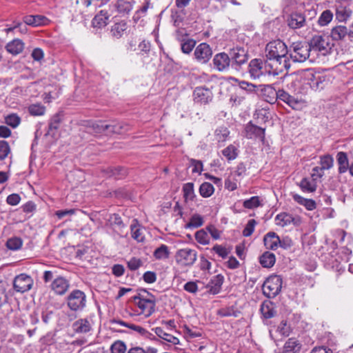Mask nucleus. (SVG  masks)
<instances>
[{
  "instance_id": "nucleus-18",
  "label": "nucleus",
  "mask_w": 353,
  "mask_h": 353,
  "mask_svg": "<svg viewBox=\"0 0 353 353\" xmlns=\"http://www.w3.org/2000/svg\"><path fill=\"white\" fill-rule=\"evenodd\" d=\"M184 30H178L176 32V39L181 41V49L184 54H190L196 45V41L192 39H185Z\"/></svg>"
},
{
  "instance_id": "nucleus-12",
  "label": "nucleus",
  "mask_w": 353,
  "mask_h": 353,
  "mask_svg": "<svg viewBox=\"0 0 353 353\" xmlns=\"http://www.w3.org/2000/svg\"><path fill=\"white\" fill-rule=\"evenodd\" d=\"M231 59L228 53L219 52L214 55L212 62L214 68L219 72H228L232 69Z\"/></svg>"
},
{
  "instance_id": "nucleus-63",
  "label": "nucleus",
  "mask_w": 353,
  "mask_h": 353,
  "mask_svg": "<svg viewBox=\"0 0 353 353\" xmlns=\"http://www.w3.org/2000/svg\"><path fill=\"white\" fill-rule=\"evenodd\" d=\"M143 279L147 283H153L157 280V274L154 272L148 271L143 274Z\"/></svg>"
},
{
  "instance_id": "nucleus-29",
  "label": "nucleus",
  "mask_w": 353,
  "mask_h": 353,
  "mask_svg": "<svg viewBox=\"0 0 353 353\" xmlns=\"http://www.w3.org/2000/svg\"><path fill=\"white\" fill-rule=\"evenodd\" d=\"M72 329L76 333H87L92 329L90 321L87 319H80L72 324Z\"/></svg>"
},
{
  "instance_id": "nucleus-16",
  "label": "nucleus",
  "mask_w": 353,
  "mask_h": 353,
  "mask_svg": "<svg viewBox=\"0 0 353 353\" xmlns=\"http://www.w3.org/2000/svg\"><path fill=\"white\" fill-rule=\"evenodd\" d=\"M350 4L347 0H341L336 6V17L339 21H346L352 14Z\"/></svg>"
},
{
  "instance_id": "nucleus-19",
  "label": "nucleus",
  "mask_w": 353,
  "mask_h": 353,
  "mask_svg": "<svg viewBox=\"0 0 353 353\" xmlns=\"http://www.w3.org/2000/svg\"><path fill=\"white\" fill-rule=\"evenodd\" d=\"M264 62L260 59H254L249 63V73L253 79H258L264 74Z\"/></svg>"
},
{
  "instance_id": "nucleus-36",
  "label": "nucleus",
  "mask_w": 353,
  "mask_h": 353,
  "mask_svg": "<svg viewBox=\"0 0 353 353\" xmlns=\"http://www.w3.org/2000/svg\"><path fill=\"white\" fill-rule=\"evenodd\" d=\"M301 343L295 338L289 339L284 345L285 353H298L301 350Z\"/></svg>"
},
{
  "instance_id": "nucleus-50",
  "label": "nucleus",
  "mask_w": 353,
  "mask_h": 353,
  "mask_svg": "<svg viewBox=\"0 0 353 353\" xmlns=\"http://www.w3.org/2000/svg\"><path fill=\"white\" fill-rule=\"evenodd\" d=\"M239 312L235 310L233 307H223L218 310L217 314L222 317L239 316Z\"/></svg>"
},
{
  "instance_id": "nucleus-31",
  "label": "nucleus",
  "mask_w": 353,
  "mask_h": 353,
  "mask_svg": "<svg viewBox=\"0 0 353 353\" xmlns=\"http://www.w3.org/2000/svg\"><path fill=\"white\" fill-rule=\"evenodd\" d=\"M132 237L137 242H143L145 241V229L138 222L130 226Z\"/></svg>"
},
{
  "instance_id": "nucleus-13",
  "label": "nucleus",
  "mask_w": 353,
  "mask_h": 353,
  "mask_svg": "<svg viewBox=\"0 0 353 353\" xmlns=\"http://www.w3.org/2000/svg\"><path fill=\"white\" fill-rule=\"evenodd\" d=\"M33 285L32 279L26 274H21L15 276L13 281V287L16 292L23 293L30 290Z\"/></svg>"
},
{
  "instance_id": "nucleus-53",
  "label": "nucleus",
  "mask_w": 353,
  "mask_h": 353,
  "mask_svg": "<svg viewBox=\"0 0 353 353\" xmlns=\"http://www.w3.org/2000/svg\"><path fill=\"white\" fill-rule=\"evenodd\" d=\"M320 164L322 168L329 170L333 167L334 159L330 154H326L320 157Z\"/></svg>"
},
{
  "instance_id": "nucleus-55",
  "label": "nucleus",
  "mask_w": 353,
  "mask_h": 353,
  "mask_svg": "<svg viewBox=\"0 0 353 353\" xmlns=\"http://www.w3.org/2000/svg\"><path fill=\"white\" fill-rule=\"evenodd\" d=\"M110 350L112 353H125L126 351V345L122 341H116L112 344Z\"/></svg>"
},
{
  "instance_id": "nucleus-46",
  "label": "nucleus",
  "mask_w": 353,
  "mask_h": 353,
  "mask_svg": "<svg viewBox=\"0 0 353 353\" xmlns=\"http://www.w3.org/2000/svg\"><path fill=\"white\" fill-rule=\"evenodd\" d=\"M299 185L301 190L305 192H313L316 189V183L307 178H303L300 182Z\"/></svg>"
},
{
  "instance_id": "nucleus-23",
  "label": "nucleus",
  "mask_w": 353,
  "mask_h": 353,
  "mask_svg": "<svg viewBox=\"0 0 353 353\" xmlns=\"http://www.w3.org/2000/svg\"><path fill=\"white\" fill-rule=\"evenodd\" d=\"M128 28L127 23L123 20L115 23L111 26L110 34L114 39H119L126 32Z\"/></svg>"
},
{
  "instance_id": "nucleus-32",
  "label": "nucleus",
  "mask_w": 353,
  "mask_h": 353,
  "mask_svg": "<svg viewBox=\"0 0 353 353\" xmlns=\"http://www.w3.org/2000/svg\"><path fill=\"white\" fill-rule=\"evenodd\" d=\"M224 277L221 274H217L214 276L210 281L209 284L210 292L212 294H218L223 285Z\"/></svg>"
},
{
  "instance_id": "nucleus-40",
  "label": "nucleus",
  "mask_w": 353,
  "mask_h": 353,
  "mask_svg": "<svg viewBox=\"0 0 353 353\" xmlns=\"http://www.w3.org/2000/svg\"><path fill=\"white\" fill-rule=\"evenodd\" d=\"M108 133L112 134H122L128 130L127 125L122 123L113 121L112 123L108 124Z\"/></svg>"
},
{
  "instance_id": "nucleus-24",
  "label": "nucleus",
  "mask_w": 353,
  "mask_h": 353,
  "mask_svg": "<svg viewBox=\"0 0 353 353\" xmlns=\"http://www.w3.org/2000/svg\"><path fill=\"white\" fill-rule=\"evenodd\" d=\"M266 101L274 103L279 99V90H276L272 85H265L261 90Z\"/></svg>"
},
{
  "instance_id": "nucleus-9",
  "label": "nucleus",
  "mask_w": 353,
  "mask_h": 353,
  "mask_svg": "<svg viewBox=\"0 0 353 353\" xmlns=\"http://www.w3.org/2000/svg\"><path fill=\"white\" fill-rule=\"evenodd\" d=\"M308 14L311 16L307 20L305 14L297 12L292 13L288 19L289 27L292 29H299L306 26L308 21L316 14V12L315 10H311L308 11Z\"/></svg>"
},
{
  "instance_id": "nucleus-14",
  "label": "nucleus",
  "mask_w": 353,
  "mask_h": 353,
  "mask_svg": "<svg viewBox=\"0 0 353 353\" xmlns=\"http://www.w3.org/2000/svg\"><path fill=\"white\" fill-rule=\"evenodd\" d=\"M194 55L198 62L206 63L212 57V50L210 45L206 43H201L196 46Z\"/></svg>"
},
{
  "instance_id": "nucleus-17",
  "label": "nucleus",
  "mask_w": 353,
  "mask_h": 353,
  "mask_svg": "<svg viewBox=\"0 0 353 353\" xmlns=\"http://www.w3.org/2000/svg\"><path fill=\"white\" fill-rule=\"evenodd\" d=\"M245 137L248 139H259L262 142L265 141V129L259 127L249 122L245 126Z\"/></svg>"
},
{
  "instance_id": "nucleus-47",
  "label": "nucleus",
  "mask_w": 353,
  "mask_h": 353,
  "mask_svg": "<svg viewBox=\"0 0 353 353\" xmlns=\"http://www.w3.org/2000/svg\"><path fill=\"white\" fill-rule=\"evenodd\" d=\"M154 256L159 260L165 259L169 256L168 248L165 245H161L154 252Z\"/></svg>"
},
{
  "instance_id": "nucleus-27",
  "label": "nucleus",
  "mask_w": 353,
  "mask_h": 353,
  "mask_svg": "<svg viewBox=\"0 0 353 353\" xmlns=\"http://www.w3.org/2000/svg\"><path fill=\"white\" fill-rule=\"evenodd\" d=\"M48 21L47 17L43 15H28L23 17V22L34 27L46 25Z\"/></svg>"
},
{
  "instance_id": "nucleus-3",
  "label": "nucleus",
  "mask_w": 353,
  "mask_h": 353,
  "mask_svg": "<svg viewBox=\"0 0 353 353\" xmlns=\"http://www.w3.org/2000/svg\"><path fill=\"white\" fill-rule=\"evenodd\" d=\"M303 83L308 85L314 91L321 90L330 83V79L320 72H314L312 70H307L301 75Z\"/></svg>"
},
{
  "instance_id": "nucleus-48",
  "label": "nucleus",
  "mask_w": 353,
  "mask_h": 353,
  "mask_svg": "<svg viewBox=\"0 0 353 353\" xmlns=\"http://www.w3.org/2000/svg\"><path fill=\"white\" fill-rule=\"evenodd\" d=\"M183 192L185 201H192L194 197V184L192 183L184 184Z\"/></svg>"
},
{
  "instance_id": "nucleus-41",
  "label": "nucleus",
  "mask_w": 353,
  "mask_h": 353,
  "mask_svg": "<svg viewBox=\"0 0 353 353\" xmlns=\"http://www.w3.org/2000/svg\"><path fill=\"white\" fill-rule=\"evenodd\" d=\"M221 152L228 161H230L234 160L238 157L239 150L235 145L230 144L223 149Z\"/></svg>"
},
{
  "instance_id": "nucleus-44",
  "label": "nucleus",
  "mask_w": 353,
  "mask_h": 353,
  "mask_svg": "<svg viewBox=\"0 0 353 353\" xmlns=\"http://www.w3.org/2000/svg\"><path fill=\"white\" fill-rule=\"evenodd\" d=\"M214 186L210 183L204 182L200 185L199 193L203 197H209L214 193Z\"/></svg>"
},
{
  "instance_id": "nucleus-6",
  "label": "nucleus",
  "mask_w": 353,
  "mask_h": 353,
  "mask_svg": "<svg viewBox=\"0 0 353 353\" xmlns=\"http://www.w3.org/2000/svg\"><path fill=\"white\" fill-rule=\"evenodd\" d=\"M283 280L281 276L272 275L263 283L262 286L263 294L269 299L276 297L281 291Z\"/></svg>"
},
{
  "instance_id": "nucleus-25",
  "label": "nucleus",
  "mask_w": 353,
  "mask_h": 353,
  "mask_svg": "<svg viewBox=\"0 0 353 353\" xmlns=\"http://www.w3.org/2000/svg\"><path fill=\"white\" fill-rule=\"evenodd\" d=\"M336 162L338 164V172L339 174H344L350 168V163L348 161L347 154L345 152H339L336 154Z\"/></svg>"
},
{
  "instance_id": "nucleus-15",
  "label": "nucleus",
  "mask_w": 353,
  "mask_h": 353,
  "mask_svg": "<svg viewBox=\"0 0 353 353\" xmlns=\"http://www.w3.org/2000/svg\"><path fill=\"white\" fill-rule=\"evenodd\" d=\"M194 101L200 104H207L212 100L213 94L210 89L196 87L193 92Z\"/></svg>"
},
{
  "instance_id": "nucleus-22",
  "label": "nucleus",
  "mask_w": 353,
  "mask_h": 353,
  "mask_svg": "<svg viewBox=\"0 0 353 353\" xmlns=\"http://www.w3.org/2000/svg\"><path fill=\"white\" fill-rule=\"evenodd\" d=\"M264 245L267 249L276 250L279 245L281 247L284 245L281 241L279 236L274 232H270L263 238Z\"/></svg>"
},
{
  "instance_id": "nucleus-45",
  "label": "nucleus",
  "mask_w": 353,
  "mask_h": 353,
  "mask_svg": "<svg viewBox=\"0 0 353 353\" xmlns=\"http://www.w3.org/2000/svg\"><path fill=\"white\" fill-rule=\"evenodd\" d=\"M212 250L222 259L227 258L229 254L231 252L230 248H227L225 246L219 244L214 245L212 247Z\"/></svg>"
},
{
  "instance_id": "nucleus-26",
  "label": "nucleus",
  "mask_w": 353,
  "mask_h": 353,
  "mask_svg": "<svg viewBox=\"0 0 353 353\" xmlns=\"http://www.w3.org/2000/svg\"><path fill=\"white\" fill-rule=\"evenodd\" d=\"M260 311L263 317L265 319L274 317L276 313L274 303L269 300H266L262 303Z\"/></svg>"
},
{
  "instance_id": "nucleus-5",
  "label": "nucleus",
  "mask_w": 353,
  "mask_h": 353,
  "mask_svg": "<svg viewBox=\"0 0 353 353\" xmlns=\"http://www.w3.org/2000/svg\"><path fill=\"white\" fill-rule=\"evenodd\" d=\"M229 57L231 59L232 70L239 71L243 65L245 64L249 59L248 50L236 46L228 50Z\"/></svg>"
},
{
  "instance_id": "nucleus-11",
  "label": "nucleus",
  "mask_w": 353,
  "mask_h": 353,
  "mask_svg": "<svg viewBox=\"0 0 353 353\" xmlns=\"http://www.w3.org/2000/svg\"><path fill=\"white\" fill-rule=\"evenodd\" d=\"M279 99L294 110H301L305 105V101L303 99L291 95L283 89L279 90Z\"/></svg>"
},
{
  "instance_id": "nucleus-49",
  "label": "nucleus",
  "mask_w": 353,
  "mask_h": 353,
  "mask_svg": "<svg viewBox=\"0 0 353 353\" xmlns=\"http://www.w3.org/2000/svg\"><path fill=\"white\" fill-rule=\"evenodd\" d=\"M205 230L210 233L211 236L215 239L217 240L220 239L221 234L223 231V229L222 228L218 227L215 225L214 224H210L206 228Z\"/></svg>"
},
{
  "instance_id": "nucleus-33",
  "label": "nucleus",
  "mask_w": 353,
  "mask_h": 353,
  "mask_svg": "<svg viewBox=\"0 0 353 353\" xmlns=\"http://www.w3.org/2000/svg\"><path fill=\"white\" fill-rule=\"evenodd\" d=\"M88 129L90 133L101 134L108 132V126L104 121H90L88 122Z\"/></svg>"
},
{
  "instance_id": "nucleus-37",
  "label": "nucleus",
  "mask_w": 353,
  "mask_h": 353,
  "mask_svg": "<svg viewBox=\"0 0 353 353\" xmlns=\"http://www.w3.org/2000/svg\"><path fill=\"white\" fill-rule=\"evenodd\" d=\"M63 120V114L60 112H58L53 115L52 118L50 120L49 124H48V134H54V132L57 131L59 126Z\"/></svg>"
},
{
  "instance_id": "nucleus-30",
  "label": "nucleus",
  "mask_w": 353,
  "mask_h": 353,
  "mask_svg": "<svg viewBox=\"0 0 353 353\" xmlns=\"http://www.w3.org/2000/svg\"><path fill=\"white\" fill-rule=\"evenodd\" d=\"M6 50L12 55L21 53L24 49V43L19 39H14L6 46Z\"/></svg>"
},
{
  "instance_id": "nucleus-2",
  "label": "nucleus",
  "mask_w": 353,
  "mask_h": 353,
  "mask_svg": "<svg viewBox=\"0 0 353 353\" xmlns=\"http://www.w3.org/2000/svg\"><path fill=\"white\" fill-rule=\"evenodd\" d=\"M133 301L138 314L149 317L155 311L156 298L144 289L139 290L137 294L133 296Z\"/></svg>"
},
{
  "instance_id": "nucleus-56",
  "label": "nucleus",
  "mask_w": 353,
  "mask_h": 353,
  "mask_svg": "<svg viewBox=\"0 0 353 353\" xmlns=\"http://www.w3.org/2000/svg\"><path fill=\"white\" fill-rule=\"evenodd\" d=\"M6 246L9 250H17L22 246V241L17 237L10 238L7 241Z\"/></svg>"
},
{
  "instance_id": "nucleus-62",
  "label": "nucleus",
  "mask_w": 353,
  "mask_h": 353,
  "mask_svg": "<svg viewBox=\"0 0 353 353\" xmlns=\"http://www.w3.org/2000/svg\"><path fill=\"white\" fill-rule=\"evenodd\" d=\"M110 176H114L116 179H120L121 177L126 174V171L124 168L118 167L115 168L110 169Z\"/></svg>"
},
{
  "instance_id": "nucleus-21",
  "label": "nucleus",
  "mask_w": 353,
  "mask_h": 353,
  "mask_svg": "<svg viewBox=\"0 0 353 353\" xmlns=\"http://www.w3.org/2000/svg\"><path fill=\"white\" fill-rule=\"evenodd\" d=\"M70 286L69 281L62 276L56 278L51 284V289L59 295L64 294Z\"/></svg>"
},
{
  "instance_id": "nucleus-57",
  "label": "nucleus",
  "mask_w": 353,
  "mask_h": 353,
  "mask_svg": "<svg viewBox=\"0 0 353 353\" xmlns=\"http://www.w3.org/2000/svg\"><path fill=\"white\" fill-rule=\"evenodd\" d=\"M6 123L13 128H17L21 123V118L17 114H10L5 118Z\"/></svg>"
},
{
  "instance_id": "nucleus-52",
  "label": "nucleus",
  "mask_w": 353,
  "mask_h": 353,
  "mask_svg": "<svg viewBox=\"0 0 353 353\" xmlns=\"http://www.w3.org/2000/svg\"><path fill=\"white\" fill-rule=\"evenodd\" d=\"M195 239L198 243L202 245H208L210 243V238L208 236L206 230L202 229L197 231L195 234Z\"/></svg>"
},
{
  "instance_id": "nucleus-8",
  "label": "nucleus",
  "mask_w": 353,
  "mask_h": 353,
  "mask_svg": "<svg viewBox=\"0 0 353 353\" xmlns=\"http://www.w3.org/2000/svg\"><path fill=\"white\" fill-rule=\"evenodd\" d=\"M307 43L309 45L311 52H319L323 55L326 54L332 48L328 38L319 34L313 36Z\"/></svg>"
},
{
  "instance_id": "nucleus-51",
  "label": "nucleus",
  "mask_w": 353,
  "mask_h": 353,
  "mask_svg": "<svg viewBox=\"0 0 353 353\" xmlns=\"http://www.w3.org/2000/svg\"><path fill=\"white\" fill-rule=\"evenodd\" d=\"M261 205V200L257 196H254L243 201V207L248 209H254Z\"/></svg>"
},
{
  "instance_id": "nucleus-43",
  "label": "nucleus",
  "mask_w": 353,
  "mask_h": 353,
  "mask_svg": "<svg viewBox=\"0 0 353 353\" xmlns=\"http://www.w3.org/2000/svg\"><path fill=\"white\" fill-rule=\"evenodd\" d=\"M28 112L32 116H42L46 112V107L41 103L31 104L29 105Z\"/></svg>"
},
{
  "instance_id": "nucleus-59",
  "label": "nucleus",
  "mask_w": 353,
  "mask_h": 353,
  "mask_svg": "<svg viewBox=\"0 0 353 353\" xmlns=\"http://www.w3.org/2000/svg\"><path fill=\"white\" fill-rule=\"evenodd\" d=\"M143 265V262L139 258L132 257L128 261V268L132 270L135 271Z\"/></svg>"
},
{
  "instance_id": "nucleus-39",
  "label": "nucleus",
  "mask_w": 353,
  "mask_h": 353,
  "mask_svg": "<svg viewBox=\"0 0 353 353\" xmlns=\"http://www.w3.org/2000/svg\"><path fill=\"white\" fill-rule=\"evenodd\" d=\"M275 255L270 252H265L260 257V263L264 268L272 267L275 263Z\"/></svg>"
},
{
  "instance_id": "nucleus-10",
  "label": "nucleus",
  "mask_w": 353,
  "mask_h": 353,
  "mask_svg": "<svg viewBox=\"0 0 353 353\" xmlns=\"http://www.w3.org/2000/svg\"><path fill=\"white\" fill-rule=\"evenodd\" d=\"M175 260L181 266L192 265L196 260V252L190 248L181 249L176 253Z\"/></svg>"
},
{
  "instance_id": "nucleus-35",
  "label": "nucleus",
  "mask_w": 353,
  "mask_h": 353,
  "mask_svg": "<svg viewBox=\"0 0 353 353\" xmlns=\"http://www.w3.org/2000/svg\"><path fill=\"white\" fill-rule=\"evenodd\" d=\"M109 19V15L106 11L101 10L92 19V23L94 28H101L105 27Z\"/></svg>"
},
{
  "instance_id": "nucleus-58",
  "label": "nucleus",
  "mask_w": 353,
  "mask_h": 353,
  "mask_svg": "<svg viewBox=\"0 0 353 353\" xmlns=\"http://www.w3.org/2000/svg\"><path fill=\"white\" fill-rule=\"evenodd\" d=\"M10 152L8 143L6 141H0V160H4Z\"/></svg>"
},
{
  "instance_id": "nucleus-38",
  "label": "nucleus",
  "mask_w": 353,
  "mask_h": 353,
  "mask_svg": "<svg viewBox=\"0 0 353 353\" xmlns=\"http://www.w3.org/2000/svg\"><path fill=\"white\" fill-rule=\"evenodd\" d=\"M152 8V6L150 0H145L143 6L137 10L133 15V21L137 23L141 17H145L148 9Z\"/></svg>"
},
{
  "instance_id": "nucleus-60",
  "label": "nucleus",
  "mask_w": 353,
  "mask_h": 353,
  "mask_svg": "<svg viewBox=\"0 0 353 353\" xmlns=\"http://www.w3.org/2000/svg\"><path fill=\"white\" fill-rule=\"evenodd\" d=\"M128 353H157V350L154 347L143 349L140 347H134L130 348Z\"/></svg>"
},
{
  "instance_id": "nucleus-54",
  "label": "nucleus",
  "mask_w": 353,
  "mask_h": 353,
  "mask_svg": "<svg viewBox=\"0 0 353 353\" xmlns=\"http://www.w3.org/2000/svg\"><path fill=\"white\" fill-rule=\"evenodd\" d=\"M332 12L329 10H326L321 13L319 18L318 23L321 26H326L332 21Z\"/></svg>"
},
{
  "instance_id": "nucleus-42",
  "label": "nucleus",
  "mask_w": 353,
  "mask_h": 353,
  "mask_svg": "<svg viewBox=\"0 0 353 353\" xmlns=\"http://www.w3.org/2000/svg\"><path fill=\"white\" fill-rule=\"evenodd\" d=\"M230 134V131L226 127H219L215 130V139L219 143H224Z\"/></svg>"
},
{
  "instance_id": "nucleus-1",
  "label": "nucleus",
  "mask_w": 353,
  "mask_h": 353,
  "mask_svg": "<svg viewBox=\"0 0 353 353\" xmlns=\"http://www.w3.org/2000/svg\"><path fill=\"white\" fill-rule=\"evenodd\" d=\"M266 60L264 61L265 72L274 75L282 72L289 67L288 48L281 40H274L265 46Z\"/></svg>"
},
{
  "instance_id": "nucleus-34",
  "label": "nucleus",
  "mask_w": 353,
  "mask_h": 353,
  "mask_svg": "<svg viewBox=\"0 0 353 353\" xmlns=\"http://www.w3.org/2000/svg\"><path fill=\"white\" fill-rule=\"evenodd\" d=\"M331 37L334 41H341L346 36L349 37V30L344 26H337L332 29Z\"/></svg>"
},
{
  "instance_id": "nucleus-64",
  "label": "nucleus",
  "mask_w": 353,
  "mask_h": 353,
  "mask_svg": "<svg viewBox=\"0 0 353 353\" xmlns=\"http://www.w3.org/2000/svg\"><path fill=\"white\" fill-rule=\"evenodd\" d=\"M191 165L193 167L192 172L201 173L203 170V163L201 161L190 159Z\"/></svg>"
},
{
  "instance_id": "nucleus-7",
  "label": "nucleus",
  "mask_w": 353,
  "mask_h": 353,
  "mask_svg": "<svg viewBox=\"0 0 353 353\" xmlns=\"http://www.w3.org/2000/svg\"><path fill=\"white\" fill-rule=\"evenodd\" d=\"M68 307L72 311L82 310L86 304V296L79 290H73L67 297Z\"/></svg>"
},
{
  "instance_id": "nucleus-61",
  "label": "nucleus",
  "mask_w": 353,
  "mask_h": 353,
  "mask_svg": "<svg viewBox=\"0 0 353 353\" xmlns=\"http://www.w3.org/2000/svg\"><path fill=\"white\" fill-rule=\"evenodd\" d=\"M76 212H78L80 214L82 213V212L79 210L70 209V210H57L55 212V214L57 215V216L59 219H63L65 216L72 215Z\"/></svg>"
},
{
  "instance_id": "nucleus-4",
  "label": "nucleus",
  "mask_w": 353,
  "mask_h": 353,
  "mask_svg": "<svg viewBox=\"0 0 353 353\" xmlns=\"http://www.w3.org/2000/svg\"><path fill=\"white\" fill-rule=\"evenodd\" d=\"M288 54L294 62L302 63L306 61L311 52L309 45L306 42H294L288 49Z\"/></svg>"
},
{
  "instance_id": "nucleus-28",
  "label": "nucleus",
  "mask_w": 353,
  "mask_h": 353,
  "mask_svg": "<svg viewBox=\"0 0 353 353\" xmlns=\"http://www.w3.org/2000/svg\"><path fill=\"white\" fill-rule=\"evenodd\" d=\"M155 334L165 342L176 345L179 343V339L172 334L167 332L163 327H157L154 329Z\"/></svg>"
},
{
  "instance_id": "nucleus-20",
  "label": "nucleus",
  "mask_w": 353,
  "mask_h": 353,
  "mask_svg": "<svg viewBox=\"0 0 353 353\" xmlns=\"http://www.w3.org/2000/svg\"><path fill=\"white\" fill-rule=\"evenodd\" d=\"M134 4V0H117L114 8L121 16H125L131 12Z\"/></svg>"
}]
</instances>
